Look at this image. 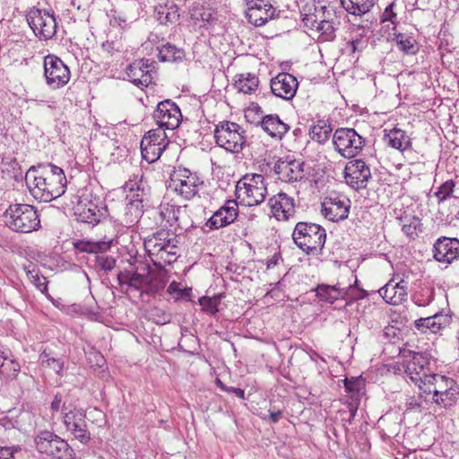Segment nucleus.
<instances>
[{
  "mask_svg": "<svg viewBox=\"0 0 459 459\" xmlns=\"http://www.w3.org/2000/svg\"><path fill=\"white\" fill-rule=\"evenodd\" d=\"M24 179L30 194L39 202L55 200L66 189L67 180L63 169L52 163L31 166Z\"/></svg>",
  "mask_w": 459,
  "mask_h": 459,
  "instance_id": "obj_1",
  "label": "nucleus"
},
{
  "mask_svg": "<svg viewBox=\"0 0 459 459\" xmlns=\"http://www.w3.org/2000/svg\"><path fill=\"white\" fill-rule=\"evenodd\" d=\"M143 245L152 263L159 267L171 264L178 257V240L168 230H159L146 238Z\"/></svg>",
  "mask_w": 459,
  "mask_h": 459,
  "instance_id": "obj_2",
  "label": "nucleus"
},
{
  "mask_svg": "<svg viewBox=\"0 0 459 459\" xmlns=\"http://www.w3.org/2000/svg\"><path fill=\"white\" fill-rule=\"evenodd\" d=\"M3 217L5 226L14 232L30 233L40 228L39 212L30 204H10Z\"/></svg>",
  "mask_w": 459,
  "mask_h": 459,
  "instance_id": "obj_3",
  "label": "nucleus"
},
{
  "mask_svg": "<svg viewBox=\"0 0 459 459\" xmlns=\"http://www.w3.org/2000/svg\"><path fill=\"white\" fill-rule=\"evenodd\" d=\"M422 394H432L430 402L442 408H449L459 399V385L451 377L439 374L428 377Z\"/></svg>",
  "mask_w": 459,
  "mask_h": 459,
  "instance_id": "obj_4",
  "label": "nucleus"
},
{
  "mask_svg": "<svg viewBox=\"0 0 459 459\" xmlns=\"http://www.w3.org/2000/svg\"><path fill=\"white\" fill-rule=\"evenodd\" d=\"M292 239L307 255L321 252L326 240V231L319 224L299 221L293 230Z\"/></svg>",
  "mask_w": 459,
  "mask_h": 459,
  "instance_id": "obj_5",
  "label": "nucleus"
},
{
  "mask_svg": "<svg viewBox=\"0 0 459 459\" xmlns=\"http://www.w3.org/2000/svg\"><path fill=\"white\" fill-rule=\"evenodd\" d=\"M267 195V184L262 174L247 173L236 185L237 198L247 206L262 204Z\"/></svg>",
  "mask_w": 459,
  "mask_h": 459,
  "instance_id": "obj_6",
  "label": "nucleus"
},
{
  "mask_svg": "<svg viewBox=\"0 0 459 459\" xmlns=\"http://www.w3.org/2000/svg\"><path fill=\"white\" fill-rule=\"evenodd\" d=\"M245 133L246 131L238 124L221 121L215 126L213 134L219 147L238 154L242 152L247 143Z\"/></svg>",
  "mask_w": 459,
  "mask_h": 459,
  "instance_id": "obj_7",
  "label": "nucleus"
},
{
  "mask_svg": "<svg viewBox=\"0 0 459 459\" xmlns=\"http://www.w3.org/2000/svg\"><path fill=\"white\" fill-rule=\"evenodd\" d=\"M37 451L54 459H74V451L66 440L49 430L39 431L34 437Z\"/></svg>",
  "mask_w": 459,
  "mask_h": 459,
  "instance_id": "obj_8",
  "label": "nucleus"
},
{
  "mask_svg": "<svg viewBox=\"0 0 459 459\" xmlns=\"http://www.w3.org/2000/svg\"><path fill=\"white\" fill-rule=\"evenodd\" d=\"M332 143L341 157L353 159L363 151L366 138L354 128L339 127L333 132Z\"/></svg>",
  "mask_w": 459,
  "mask_h": 459,
  "instance_id": "obj_9",
  "label": "nucleus"
},
{
  "mask_svg": "<svg viewBox=\"0 0 459 459\" xmlns=\"http://www.w3.org/2000/svg\"><path fill=\"white\" fill-rule=\"evenodd\" d=\"M144 270L146 273L127 269L120 271L117 273L118 284L121 287L126 285L131 290L139 291L141 294H154L158 292L159 290L163 288V284L157 285L153 282L149 274L151 270L149 265H145Z\"/></svg>",
  "mask_w": 459,
  "mask_h": 459,
  "instance_id": "obj_10",
  "label": "nucleus"
},
{
  "mask_svg": "<svg viewBox=\"0 0 459 459\" xmlns=\"http://www.w3.org/2000/svg\"><path fill=\"white\" fill-rule=\"evenodd\" d=\"M26 18L35 36L40 40L50 39L56 35L57 23L53 12L33 8Z\"/></svg>",
  "mask_w": 459,
  "mask_h": 459,
  "instance_id": "obj_11",
  "label": "nucleus"
},
{
  "mask_svg": "<svg viewBox=\"0 0 459 459\" xmlns=\"http://www.w3.org/2000/svg\"><path fill=\"white\" fill-rule=\"evenodd\" d=\"M74 216L78 221L92 226L100 223L107 216V209L99 197L80 196L74 208Z\"/></svg>",
  "mask_w": 459,
  "mask_h": 459,
  "instance_id": "obj_12",
  "label": "nucleus"
},
{
  "mask_svg": "<svg viewBox=\"0 0 459 459\" xmlns=\"http://www.w3.org/2000/svg\"><path fill=\"white\" fill-rule=\"evenodd\" d=\"M358 279L354 281V284L348 287H342L338 282L335 285L319 284L316 288V297L323 302L333 304L339 299L359 300L366 297L367 293L362 289H358L356 284Z\"/></svg>",
  "mask_w": 459,
  "mask_h": 459,
  "instance_id": "obj_13",
  "label": "nucleus"
},
{
  "mask_svg": "<svg viewBox=\"0 0 459 459\" xmlns=\"http://www.w3.org/2000/svg\"><path fill=\"white\" fill-rule=\"evenodd\" d=\"M203 181L188 169L179 168L170 177L169 186L186 200H190L199 191Z\"/></svg>",
  "mask_w": 459,
  "mask_h": 459,
  "instance_id": "obj_14",
  "label": "nucleus"
},
{
  "mask_svg": "<svg viewBox=\"0 0 459 459\" xmlns=\"http://www.w3.org/2000/svg\"><path fill=\"white\" fill-rule=\"evenodd\" d=\"M168 135L161 128L148 131L141 141L142 157L148 163H153L169 145Z\"/></svg>",
  "mask_w": 459,
  "mask_h": 459,
  "instance_id": "obj_15",
  "label": "nucleus"
},
{
  "mask_svg": "<svg viewBox=\"0 0 459 459\" xmlns=\"http://www.w3.org/2000/svg\"><path fill=\"white\" fill-rule=\"evenodd\" d=\"M343 175L346 184L355 190L365 189L372 179L370 166L363 159L348 161Z\"/></svg>",
  "mask_w": 459,
  "mask_h": 459,
  "instance_id": "obj_16",
  "label": "nucleus"
},
{
  "mask_svg": "<svg viewBox=\"0 0 459 459\" xmlns=\"http://www.w3.org/2000/svg\"><path fill=\"white\" fill-rule=\"evenodd\" d=\"M112 241H88L80 240L75 243V247L81 252L95 254V266L105 272L112 271L116 266V259L106 255L109 250Z\"/></svg>",
  "mask_w": 459,
  "mask_h": 459,
  "instance_id": "obj_17",
  "label": "nucleus"
},
{
  "mask_svg": "<svg viewBox=\"0 0 459 459\" xmlns=\"http://www.w3.org/2000/svg\"><path fill=\"white\" fill-rule=\"evenodd\" d=\"M44 75L47 84L52 89L64 87L71 78L69 67L54 55H48L44 58Z\"/></svg>",
  "mask_w": 459,
  "mask_h": 459,
  "instance_id": "obj_18",
  "label": "nucleus"
},
{
  "mask_svg": "<svg viewBox=\"0 0 459 459\" xmlns=\"http://www.w3.org/2000/svg\"><path fill=\"white\" fill-rule=\"evenodd\" d=\"M153 118L158 125L157 128L174 130L181 123L182 114L179 107L171 100H165L157 105L153 113Z\"/></svg>",
  "mask_w": 459,
  "mask_h": 459,
  "instance_id": "obj_19",
  "label": "nucleus"
},
{
  "mask_svg": "<svg viewBox=\"0 0 459 459\" xmlns=\"http://www.w3.org/2000/svg\"><path fill=\"white\" fill-rule=\"evenodd\" d=\"M246 17L256 27L265 24L279 13L276 7L273 5L272 0H246Z\"/></svg>",
  "mask_w": 459,
  "mask_h": 459,
  "instance_id": "obj_20",
  "label": "nucleus"
},
{
  "mask_svg": "<svg viewBox=\"0 0 459 459\" xmlns=\"http://www.w3.org/2000/svg\"><path fill=\"white\" fill-rule=\"evenodd\" d=\"M63 422L65 429L74 438L82 444H87L91 439V433L88 430L85 421V413L82 410H77L76 405L73 410H69L64 413Z\"/></svg>",
  "mask_w": 459,
  "mask_h": 459,
  "instance_id": "obj_21",
  "label": "nucleus"
},
{
  "mask_svg": "<svg viewBox=\"0 0 459 459\" xmlns=\"http://www.w3.org/2000/svg\"><path fill=\"white\" fill-rule=\"evenodd\" d=\"M159 217L160 223L166 222L170 227L186 230L189 227L188 216L186 214V206H178L174 204H161L159 206Z\"/></svg>",
  "mask_w": 459,
  "mask_h": 459,
  "instance_id": "obj_22",
  "label": "nucleus"
},
{
  "mask_svg": "<svg viewBox=\"0 0 459 459\" xmlns=\"http://www.w3.org/2000/svg\"><path fill=\"white\" fill-rule=\"evenodd\" d=\"M238 214V205L235 200H227L205 222L208 230H215L233 223Z\"/></svg>",
  "mask_w": 459,
  "mask_h": 459,
  "instance_id": "obj_23",
  "label": "nucleus"
},
{
  "mask_svg": "<svg viewBox=\"0 0 459 459\" xmlns=\"http://www.w3.org/2000/svg\"><path fill=\"white\" fill-rule=\"evenodd\" d=\"M351 201L344 196H329L322 204L323 215L332 221H343L348 218Z\"/></svg>",
  "mask_w": 459,
  "mask_h": 459,
  "instance_id": "obj_24",
  "label": "nucleus"
},
{
  "mask_svg": "<svg viewBox=\"0 0 459 459\" xmlns=\"http://www.w3.org/2000/svg\"><path fill=\"white\" fill-rule=\"evenodd\" d=\"M433 257L439 263L451 264L459 257V239L440 237L433 245Z\"/></svg>",
  "mask_w": 459,
  "mask_h": 459,
  "instance_id": "obj_25",
  "label": "nucleus"
},
{
  "mask_svg": "<svg viewBox=\"0 0 459 459\" xmlns=\"http://www.w3.org/2000/svg\"><path fill=\"white\" fill-rule=\"evenodd\" d=\"M270 86L273 95L286 100H290L296 94L299 82L292 74L280 73L271 79Z\"/></svg>",
  "mask_w": 459,
  "mask_h": 459,
  "instance_id": "obj_26",
  "label": "nucleus"
},
{
  "mask_svg": "<svg viewBox=\"0 0 459 459\" xmlns=\"http://www.w3.org/2000/svg\"><path fill=\"white\" fill-rule=\"evenodd\" d=\"M152 68H154V62L143 58L127 66L126 75L135 86H148L152 80L151 74Z\"/></svg>",
  "mask_w": 459,
  "mask_h": 459,
  "instance_id": "obj_27",
  "label": "nucleus"
},
{
  "mask_svg": "<svg viewBox=\"0 0 459 459\" xmlns=\"http://www.w3.org/2000/svg\"><path fill=\"white\" fill-rule=\"evenodd\" d=\"M305 163L300 160H278L274 165V172L281 181L293 183L305 178Z\"/></svg>",
  "mask_w": 459,
  "mask_h": 459,
  "instance_id": "obj_28",
  "label": "nucleus"
},
{
  "mask_svg": "<svg viewBox=\"0 0 459 459\" xmlns=\"http://www.w3.org/2000/svg\"><path fill=\"white\" fill-rule=\"evenodd\" d=\"M268 205L278 221H288L296 212L294 199L283 192L272 196L268 200Z\"/></svg>",
  "mask_w": 459,
  "mask_h": 459,
  "instance_id": "obj_29",
  "label": "nucleus"
},
{
  "mask_svg": "<svg viewBox=\"0 0 459 459\" xmlns=\"http://www.w3.org/2000/svg\"><path fill=\"white\" fill-rule=\"evenodd\" d=\"M426 364L427 361L423 355L415 353L412 359L404 367V374L420 391L426 385L428 377L432 376V374L426 372Z\"/></svg>",
  "mask_w": 459,
  "mask_h": 459,
  "instance_id": "obj_30",
  "label": "nucleus"
},
{
  "mask_svg": "<svg viewBox=\"0 0 459 459\" xmlns=\"http://www.w3.org/2000/svg\"><path fill=\"white\" fill-rule=\"evenodd\" d=\"M408 281L401 279L395 282L390 280L385 286L379 289L378 293L384 300L393 306H397L407 299Z\"/></svg>",
  "mask_w": 459,
  "mask_h": 459,
  "instance_id": "obj_31",
  "label": "nucleus"
},
{
  "mask_svg": "<svg viewBox=\"0 0 459 459\" xmlns=\"http://www.w3.org/2000/svg\"><path fill=\"white\" fill-rule=\"evenodd\" d=\"M125 189H128L132 193L127 209L132 210L135 208L138 213H142V203L143 202V197L148 195L149 191V189H145L143 176L139 177L134 175L133 179L131 178L126 182Z\"/></svg>",
  "mask_w": 459,
  "mask_h": 459,
  "instance_id": "obj_32",
  "label": "nucleus"
},
{
  "mask_svg": "<svg viewBox=\"0 0 459 459\" xmlns=\"http://www.w3.org/2000/svg\"><path fill=\"white\" fill-rule=\"evenodd\" d=\"M261 126L272 138L281 140L290 130L289 125L282 122L276 114L263 117Z\"/></svg>",
  "mask_w": 459,
  "mask_h": 459,
  "instance_id": "obj_33",
  "label": "nucleus"
},
{
  "mask_svg": "<svg viewBox=\"0 0 459 459\" xmlns=\"http://www.w3.org/2000/svg\"><path fill=\"white\" fill-rule=\"evenodd\" d=\"M448 323L446 316L436 313L433 316L421 317L414 322V326L423 333H437Z\"/></svg>",
  "mask_w": 459,
  "mask_h": 459,
  "instance_id": "obj_34",
  "label": "nucleus"
},
{
  "mask_svg": "<svg viewBox=\"0 0 459 459\" xmlns=\"http://www.w3.org/2000/svg\"><path fill=\"white\" fill-rule=\"evenodd\" d=\"M385 143L396 150L403 152L411 148V141L407 133L399 128H393L384 136Z\"/></svg>",
  "mask_w": 459,
  "mask_h": 459,
  "instance_id": "obj_35",
  "label": "nucleus"
},
{
  "mask_svg": "<svg viewBox=\"0 0 459 459\" xmlns=\"http://www.w3.org/2000/svg\"><path fill=\"white\" fill-rule=\"evenodd\" d=\"M325 6L317 7L313 2L306 4L300 11L304 25L310 30H316L325 18Z\"/></svg>",
  "mask_w": 459,
  "mask_h": 459,
  "instance_id": "obj_36",
  "label": "nucleus"
},
{
  "mask_svg": "<svg viewBox=\"0 0 459 459\" xmlns=\"http://www.w3.org/2000/svg\"><path fill=\"white\" fill-rule=\"evenodd\" d=\"M156 18L160 24L168 25L177 22L180 17L178 6L172 1L155 7Z\"/></svg>",
  "mask_w": 459,
  "mask_h": 459,
  "instance_id": "obj_37",
  "label": "nucleus"
},
{
  "mask_svg": "<svg viewBox=\"0 0 459 459\" xmlns=\"http://www.w3.org/2000/svg\"><path fill=\"white\" fill-rule=\"evenodd\" d=\"M259 85L258 77L251 73H243L235 75L234 87L245 94L254 93Z\"/></svg>",
  "mask_w": 459,
  "mask_h": 459,
  "instance_id": "obj_38",
  "label": "nucleus"
},
{
  "mask_svg": "<svg viewBox=\"0 0 459 459\" xmlns=\"http://www.w3.org/2000/svg\"><path fill=\"white\" fill-rule=\"evenodd\" d=\"M333 132L332 126L328 120H317L309 129L310 138L318 143L325 144L330 138Z\"/></svg>",
  "mask_w": 459,
  "mask_h": 459,
  "instance_id": "obj_39",
  "label": "nucleus"
},
{
  "mask_svg": "<svg viewBox=\"0 0 459 459\" xmlns=\"http://www.w3.org/2000/svg\"><path fill=\"white\" fill-rule=\"evenodd\" d=\"M340 2L347 13L355 16L368 13L375 5V0H340Z\"/></svg>",
  "mask_w": 459,
  "mask_h": 459,
  "instance_id": "obj_40",
  "label": "nucleus"
},
{
  "mask_svg": "<svg viewBox=\"0 0 459 459\" xmlns=\"http://www.w3.org/2000/svg\"><path fill=\"white\" fill-rule=\"evenodd\" d=\"M396 45L403 53L405 55H415L419 51V47L416 39L406 33H394V39Z\"/></svg>",
  "mask_w": 459,
  "mask_h": 459,
  "instance_id": "obj_41",
  "label": "nucleus"
},
{
  "mask_svg": "<svg viewBox=\"0 0 459 459\" xmlns=\"http://www.w3.org/2000/svg\"><path fill=\"white\" fill-rule=\"evenodd\" d=\"M345 392L349 394L351 403L359 404L365 384L359 377L345 378L344 380Z\"/></svg>",
  "mask_w": 459,
  "mask_h": 459,
  "instance_id": "obj_42",
  "label": "nucleus"
},
{
  "mask_svg": "<svg viewBox=\"0 0 459 459\" xmlns=\"http://www.w3.org/2000/svg\"><path fill=\"white\" fill-rule=\"evenodd\" d=\"M1 169L10 178L15 181H22L23 179L21 165L14 157H4L1 162Z\"/></svg>",
  "mask_w": 459,
  "mask_h": 459,
  "instance_id": "obj_43",
  "label": "nucleus"
},
{
  "mask_svg": "<svg viewBox=\"0 0 459 459\" xmlns=\"http://www.w3.org/2000/svg\"><path fill=\"white\" fill-rule=\"evenodd\" d=\"M184 56L185 54L183 49L169 43L159 48V59L162 62H175L181 60Z\"/></svg>",
  "mask_w": 459,
  "mask_h": 459,
  "instance_id": "obj_44",
  "label": "nucleus"
},
{
  "mask_svg": "<svg viewBox=\"0 0 459 459\" xmlns=\"http://www.w3.org/2000/svg\"><path fill=\"white\" fill-rule=\"evenodd\" d=\"M26 275L31 283L42 293L48 291V281L46 277L39 273V269L35 265H30L24 268Z\"/></svg>",
  "mask_w": 459,
  "mask_h": 459,
  "instance_id": "obj_45",
  "label": "nucleus"
},
{
  "mask_svg": "<svg viewBox=\"0 0 459 459\" xmlns=\"http://www.w3.org/2000/svg\"><path fill=\"white\" fill-rule=\"evenodd\" d=\"M3 361L0 365V374L6 376V378L13 379L20 372L21 367L17 361L11 359L9 355L2 356Z\"/></svg>",
  "mask_w": 459,
  "mask_h": 459,
  "instance_id": "obj_46",
  "label": "nucleus"
},
{
  "mask_svg": "<svg viewBox=\"0 0 459 459\" xmlns=\"http://www.w3.org/2000/svg\"><path fill=\"white\" fill-rule=\"evenodd\" d=\"M336 29L337 28L333 22L325 20L324 18L316 30L318 32H320V36H319L320 40L332 41L335 38Z\"/></svg>",
  "mask_w": 459,
  "mask_h": 459,
  "instance_id": "obj_47",
  "label": "nucleus"
},
{
  "mask_svg": "<svg viewBox=\"0 0 459 459\" xmlns=\"http://www.w3.org/2000/svg\"><path fill=\"white\" fill-rule=\"evenodd\" d=\"M455 187V183L452 179L446 180L443 184H441L437 187V190L434 193V195L437 199V203L441 204L453 197Z\"/></svg>",
  "mask_w": 459,
  "mask_h": 459,
  "instance_id": "obj_48",
  "label": "nucleus"
},
{
  "mask_svg": "<svg viewBox=\"0 0 459 459\" xmlns=\"http://www.w3.org/2000/svg\"><path fill=\"white\" fill-rule=\"evenodd\" d=\"M39 358L44 367H48L52 368L58 375L62 374L65 365V361L62 359H56L50 357V354L46 351L40 353Z\"/></svg>",
  "mask_w": 459,
  "mask_h": 459,
  "instance_id": "obj_49",
  "label": "nucleus"
},
{
  "mask_svg": "<svg viewBox=\"0 0 459 459\" xmlns=\"http://www.w3.org/2000/svg\"><path fill=\"white\" fill-rule=\"evenodd\" d=\"M74 406V403H68L66 397L65 398L63 394L57 393L50 404V409L53 412H58L61 410L62 415L64 416V413H65V411L73 410Z\"/></svg>",
  "mask_w": 459,
  "mask_h": 459,
  "instance_id": "obj_50",
  "label": "nucleus"
},
{
  "mask_svg": "<svg viewBox=\"0 0 459 459\" xmlns=\"http://www.w3.org/2000/svg\"><path fill=\"white\" fill-rule=\"evenodd\" d=\"M221 302V296L216 295L213 297H201L199 299V304L202 307V310L211 315H215L218 311V306Z\"/></svg>",
  "mask_w": 459,
  "mask_h": 459,
  "instance_id": "obj_51",
  "label": "nucleus"
},
{
  "mask_svg": "<svg viewBox=\"0 0 459 459\" xmlns=\"http://www.w3.org/2000/svg\"><path fill=\"white\" fill-rule=\"evenodd\" d=\"M396 4L394 2L390 3L384 10L380 22L382 23L389 22L392 24V30H395L397 24L399 23L397 13L395 12Z\"/></svg>",
  "mask_w": 459,
  "mask_h": 459,
  "instance_id": "obj_52",
  "label": "nucleus"
},
{
  "mask_svg": "<svg viewBox=\"0 0 459 459\" xmlns=\"http://www.w3.org/2000/svg\"><path fill=\"white\" fill-rule=\"evenodd\" d=\"M434 298V290L432 288H422L420 291L413 297L414 303L419 307L428 306Z\"/></svg>",
  "mask_w": 459,
  "mask_h": 459,
  "instance_id": "obj_53",
  "label": "nucleus"
},
{
  "mask_svg": "<svg viewBox=\"0 0 459 459\" xmlns=\"http://www.w3.org/2000/svg\"><path fill=\"white\" fill-rule=\"evenodd\" d=\"M424 394L421 391L418 396L407 395L404 402L405 411L421 412L423 410L422 397Z\"/></svg>",
  "mask_w": 459,
  "mask_h": 459,
  "instance_id": "obj_54",
  "label": "nucleus"
},
{
  "mask_svg": "<svg viewBox=\"0 0 459 459\" xmlns=\"http://www.w3.org/2000/svg\"><path fill=\"white\" fill-rule=\"evenodd\" d=\"M216 385L223 392L234 394L237 397L245 399V391L241 388L229 387L220 378L215 379Z\"/></svg>",
  "mask_w": 459,
  "mask_h": 459,
  "instance_id": "obj_55",
  "label": "nucleus"
},
{
  "mask_svg": "<svg viewBox=\"0 0 459 459\" xmlns=\"http://www.w3.org/2000/svg\"><path fill=\"white\" fill-rule=\"evenodd\" d=\"M101 48L103 51L112 56L116 52H120L122 50L123 46L119 41L107 40L102 43Z\"/></svg>",
  "mask_w": 459,
  "mask_h": 459,
  "instance_id": "obj_56",
  "label": "nucleus"
},
{
  "mask_svg": "<svg viewBox=\"0 0 459 459\" xmlns=\"http://www.w3.org/2000/svg\"><path fill=\"white\" fill-rule=\"evenodd\" d=\"M190 291L191 290L187 289H180L176 281H172L168 287V292L170 294L178 293L181 298H188L190 296Z\"/></svg>",
  "mask_w": 459,
  "mask_h": 459,
  "instance_id": "obj_57",
  "label": "nucleus"
},
{
  "mask_svg": "<svg viewBox=\"0 0 459 459\" xmlns=\"http://www.w3.org/2000/svg\"><path fill=\"white\" fill-rule=\"evenodd\" d=\"M17 449L9 446H0V459H14V452Z\"/></svg>",
  "mask_w": 459,
  "mask_h": 459,
  "instance_id": "obj_58",
  "label": "nucleus"
},
{
  "mask_svg": "<svg viewBox=\"0 0 459 459\" xmlns=\"http://www.w3.org/2000/svg\"><path fill=\"white\" fill-rule=\"evenodd\" d=\"M282 411L277 410L274 411L273 409L269 410V418L273 423H277L282 418Z\"/></svg>",
  "mask_w": 459,
  "mask_h": 459,
  "instance_id": "obj_59",
  "label": "nucleus"
},
{
  "mask_svg": "<svg viewBox=\"0 0 459 459\" xmlns=\"http://www.w3.org/2000/svg\"><path fill=\"white\" fill-rule=\"evenodd\" d=\"M402 230L406 236L411 237L414 234H416V225H412L411 223L403 224L402 227Z\"/></svg>",
  "mask_w": 459,
  "mask_h": 459,
  "instance_id": "obj_60",
  "label": "nucleus"
},
{
  "mask_svg": "<svg viewBox=\"0 0 459 459\" xmlns=\"http://www.w3.org/2000/svg\"><path fill=\"white\" fill-rule=\"evenodd\" d=\"M110 23L113 26L122 27L126 23V20L120 16H113V18L110 20Z\"/></svg>",
  "mask_w": 459,
  "mask_h": 459,
  "instance_id": "obj_61",
  "label": "nucleus"
},
{
  "mask_svg": "<svg viewBox=\"0 0 459 459\" xmlns=\"http://www.w3.org/2000/svg\"><path fill=\"white\" fill-rule=\"evenodd\" d=\"M279 259H280V255L279 254H274L272 258H270L268 261H267V268L270 269L275 265H277L278 262H279Z\"/></svg>",
  "mask_w": 459,
  "mask_h": 459,
  "instance_id": "obj_62",
  "label": "nucleus"
},
{
  "mask_svg": "<svg viewBox=\"0 0 459 459\" xmlns=\"http://www.w3.org/2000/svg\"><path fill=\"white\" fill-rule=\"evenodd\" d=\"M360 44H361V40L357 39H354V40H351V42H349L348 46L351 48L352 52H356L357 50H359V47Z\"/></svg>",
  "mask_w": 459,
  "mask_h": 459,
  "instance_id": "obj_63",
  "label": "nucleus"
},
{
  "mask_svg": "<svg viewBox=\"0 0 459 459\" xmlns=\"http://www.w3.org/2000/svg\"><path fill=\"white\" fill-rule=\"evenodd\" d=\"M168 322H169V316L166 315L165 313H162V315L160 317V319H158L156 321V323L159 324V325H164V324H166Z\"/></svg>",
  "mask_w": 459,
  "mask_h": 459,
  "instance_id": "obj_64",
  "label": "nucleus"
}]
</instances>
